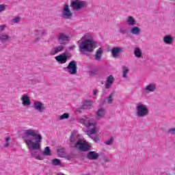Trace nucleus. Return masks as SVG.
<instances>
[{"label":"nucleus","instance_id":"nucleus-1","mask_svg":"<svg viewBox=\"0 0 175 175\" xmlns=\"http://www.w3.org/2000/svg\"><path fill=\"white\" fill-rule=\"evenodd\" d=\"M22 139L24 140L31 157L36 158L38 161H43L44 157L40 156V142L43 139L42 135L39 134V131L33 129H26L24 131Z\"/></svg>","mask_w":175,"mask_h":175},{"label":"nucleus","instance_id":"nucleus-2","mask_svg":"<svg viewBox=\"0 0 175 175\" xmlns=\"http://www.w3.org/2000/svg\"><path fill=\"white\" fill-rule=\"evenodd\" d=\"M79 51L82 54L87 53H94V50L98 47V43L94 40V38H88L83 40L79 44Z\"/></svg>","mask_w":175,"mask_h":175},{"label":"nucleus","instance_id":"nucleus-3","mask_svg":"<svg viewBox=\"0 0 175 175\" xmlns=\"http://www.w3.org/2000/svg\"><path fill=\"white\" fill-rule=\"evenodd\" d=\"M79 122L83 124L89 131L96 128V122H94V119H90L87 116L79 118Z\"/></svg>","mask_w":175,"mask_h":175},{"label":"nucleus","instance_id":"nucleus-4","mask_svg":"<svg viewBox=\"0 0 175 175\" xmlns=\"http://www.w3.org/2000/svg\"><path fill=\"white\" fill-rule=\"evenodd\" d=\"M72 148H75V150H79V151H82L85 152L87 151H90L91 150V146L87 144V142H84L83 139H80L74 146Z\"/></svg>","mask_w":175,"mask_h":175},{"label":"nucleus","instance_id":"nucleus-5","mask_svg":"<svg viewBox=\"0 0 175 175\" xmlns=\"http://www.w3.org/2000/svg\"><path fill=\"white\" fill-rule=\"evenodd\" d=\"M136 111L137 116L139 118L146 117V116H148V113H150V110L147 106L142 104H137Z\"/></svg>","mask_w":175,"mask_h":175},{"label":"nucleus","instance_id":"nucleus-6","mask_svg":"<svg viewBox=\"0 0 175 175\" xmlns=\"http://www.w3.org/2000/svg\"><path fill=\"white\" fill-rule=\"evenodd\" d=\"M87 5V1H80V0H72L70 3V8L73 9V10H81V9H84L85 5Z\"/></svg>","mask_w":175,"mask_h":175},{"label":"nucleus","instance_id":"nucleus-7","mask_svg":"<svg viewBox=\"0 0 175 175\" xmlns=\"http://www.w3.org/2000/svg\"><path fill=\"white\" fill-rule=\"evenodd\" d=\"M62 17L67 20H70L73 17V13L70 11L69 5L65 4L62 10Z\"/></svg>","mask_w":175,"mask_h":175},{"label":"nucleus","instance_id":"nucleus-8","mask_svg":"<svg viewBox=\"0 0 175 175\" xmlns=\"http://www.w3.org/2000/svg\"><path fill=\"white\" fill-rule=\"evenodd\" d=\"M57 40L62 46H66L70 40V37L64 33H59L57 35Z\"/></svg>","mask_w":175,"mask_h":175},{"label":"nucleus","instance_id":"nucleus-9","mask_svg":"<svg viewBox=\"0 0 175 175\" xmlns=\"http://www.w3.org/2000/svg\"><path fill=\"white\" fill-rule=\"evenodd\" d=\"M66 69L70 75H76L77 73V62L75 60L70 61Z\"/></svg>","mask_w":175,"mask_h":175},{"label":"nucleus","instance_id":"nucleus-10","mask_svg":"<svg viewBox=\"0 0 175 175\" xmlns=\"http://www.w3.org/2000/svg\"><path fill=\"white\" fill-rule=\"evenodd\" d=\"M113 58H119L121 53H124V48L115 46L111 49Z\"/></svg>","mask_w":175,"mask_h":175},{"label":"nucleus","instance_id":"nucleus-11","mask_svg":"<svg viewBox=\"0 0 175 175\" xmlns=\"http://www.w3.org/2000/svg\"><path fill=\"white\" fill-rule=\"evenodd\" d=\"M94 133H96V128L91 129L90 130L87 131L88 136H89V137L92 139V140H94V143H98V142L100 141L99 137L94 135Z\"/></svg>","mask_w":175,"mask_h":175},{"label":"nucleus","instance_id":"nucleus-12","mask_svg":"<svg viewBox=\"0 0 175 175\" xmlns=\"http://www.w3.org/2000/svg\"><path fill=\"white\" fill-rule=\"evenodd\" d=\"M36 110L39 111V113H43L46 110V107L44 104L40 101H36L33 103V107Z\"/></svg>","mask_w":175,"mask_h":175},{"label":"nucleus","instance_id":"nucleus-13","mask_svg":"<svg viewBox=\"0 0 175 175\" xmlns=\"http://www.w3.org/2000/svg\"><path fill=\"white\" fill-rule=\"evenodd\" d=\"M80 140V138L77 137V135L73 133H71L70 136V147H72L73 148L75 147V144L77 143Z\"/></svg>","mask_w":175,"mask_h":175},{"label":"nucleus","instance_id":"nucleus-14","mask_svg":"<svg viewBox=\"0 0 175 175\" xmlns=\"http://www.w3.org/2000/svg\"><path fill=\"white\" fill-rule=\"evenodd\" d=\"M86 158L90 161H96L99 158V154L95 151H90L87 154Z\"/></svg>","mask_w":175,"mask_h":175},{"label":"nucleus","instance_id":"nucleus-15","mask_svg":"<svg viewBox=\"0 0 175 175\" xmlns=\"http://www.w3.org/2000/svg\"><path fill=\"white\" fill-rule=\"evenodd\" d=\"M55 59H56L57 62L59 64H66V53H62L55 57Z\"/></svg>","mask_w":175,"mask_h":175},{"label":"nucleus","instance_id":"nucleus-16","mask_svg":"<svg viewBox=\"0 0 175 175\" xmlns=\"http://www.w3.org/2000/svg\"><path fill=\"white\" fill-rule=\"evenodd\" d=\"M114 83V77L113 75H109L107 78V81L105 82V88L107 90H109V88H111V85H113V83Z\"/></svg>","mask_w":175,"mask_h":175},{"label":"nucleus","instance_id":"nucleus-17","mask_svg":"<svg viewBox=\"0 0 175 175\" xmlns=\"http://www.w3.org/2000/svg\"><path fill=\"white\" fill-rule=\"evenodd\" d=\"M64 50H65V46L64 45L61 44L60 46H57L53 48V49L51 50L50 54L51 55H55V54H58V53L60 51H64Z\"/></svg>","mask_w":175,"mask_h":175},{"label":"nucleus","instance_id":"nucleus-18","mask_svg":"<svg viewBox=\"0 0 175 175\" xmlns=\"http://www.w3.org/2000/svg\"><path fill=\"white\" fill-rule=\"evenodd\" d=\"M21 100L23 106H31V98L28 95L24 94L21 98Z\"/></svg>","mask_w":175,"mask_h":175},{"label":"nucleus","instance_id":"nucleus-19","mask_svg":"<svg viewBox=\"0 0 175 175\" xmlns=\"http://www.w3.org/2000/svg\"><path fill=\"white\" fill-rule=\"evenodd\" d=\"M103 49L99 48L96 51V54L94 55V58H95L96 61H98V62L102 61V55H103Z\"/></svg>","mask_w":175,"mask_h":175},{"label":"nucleus","instance_id":"nucleus-20","mask_svg":"<svg viewBox=\"0 0 175 175\" xmlns=\"http://www.w3.org/2000/svg\"><path fill=\"white\" fill-rule=\"evenodd\" d=\"M82 106L85 110H90L92 108V100H85L82 103Z\"/></svg>","mask_w":175,"mask_h":175},{"label":"nucleus","instance_id":"nucleus-21","mask_svg":"<svg viewBox=\"0 0 175 175\" xmlns=\"http://www.w3.org/2000/svg\"><path fill=\"white\" fill-rule=\"evenodd\" d=\"M105 111L103 108H100L96 113V118L97 120H100L105 117Z\"/></svg>","mask_w":175,"mask_h":175},{"label":"nucleus","instance_id":"nucleus-22","mask_svg":"<svg viewBox=\"0 0 175 175\" xmlns=\"http://www.w3.org/2000/svg\"><path fill=\"white\" fill-rule=\"evenodd\" d=\"M163 42L165 44H172L174 42V38L172 37L170 35H167L163 38Z\"/></svg>","mask_w":175,"mask_h":175},{"label":"nucleus","instance_id":"nucleus-23","mask_svg":"<svg viewBox=\"0 0 175 175\" xmlns=\"http://www.w3.org/2000/svg\"><path fill=\"white\" fill-rule=\"evenodd\" d=\"M126 24L129 27H133V25H136V21L133 16H129L126 19Z\"/></svg>","mask_w":175,"mask_h":175},{"label":"nucleus","instance_id":"nucleus-24","mask_svg":"<svg viewBox=\"0 0 175 175\" xmlns=\"http://www.w3.org/2000/svg\"><path fill=\"white\" fill-rule=\"evenodd\" d=\"M42 155L44 157H51V155H53V153H51V149H50L49 146L44 148L43 152H42Z\"/></svg>","mask_w":175,"mask_h":175},{"label":"nucleus","instance_id":"nucleus-25","mask_svg":"<svg viewBox=\"0 0 175 175\" xmlns=\"http://www.w3.org/2000/svg\"><path fill=\"white\" fill-rule=\"evenodd\" d=\"M116 96V90H112L111 94L107 98L108 105H111L113 103V97Z\"/></svg>","mask_w":175,"mask_h":175},{"label":"nucleus","instance_id":"nucleus-26","mask_svg":"<svg viewBox=\"0 0 175 175\" xmlns=\"http://www.w3.org/2000/svg\"><path fill=\"white\" fill-rule=\"evenodd\" d=\"M156 90L157 85L155 84H149L145 88V91H147L148 92H154Z\"/></svg>","mask_w":175,"mask_h":175},{"label":"nucleus","instance_id":"nucleus-27","mask_svg":"<svg viewBox=\"0 0 175 175\" xmlns=\"http://www.w3.org/2000/svg\"><path fill=\"white\" fill-rule=\"evenodd\" d=\"M130 32L133 35H140V28L138 27H131Z\"/></svg>","mask_w":175,"mask_h":175},{"label":"nucleus","instance_id":"nucleus-28","mask_svg":"<svg viewBox=\"0 0 175 175\" xmlns=\"http://www.w3.org/2000/svg\"><path fill=\"white\" fill-rule=\"evenodd\" d=\"M134 55L137 58H140L143 55V53H142V50L139 47H136L134 50Z\"/></svg>","mask_w":175,"mask_h":175},{"label":"nucleus","instance_id":"nucleus-29","mask_svg":"<svg viewBox=\"0 0 175 175\" xmlns=\"http://www.w3.org/2000/svg\"><path fill=\"white\" fill-rule=\"evenodd\" d=\"M0 40L1 43H6L9 40V36L6 34H0Z\"/></svg>","mask_w":175,"mask_h":175},{"label":"nucleus","instance_id":"nucleus-30","mask_svg":"<svg viewBox=\"0 0 175 175\" xmlns=\"http://www.w3.org/2000/svg\"><path fill=\"white\" fill-rule=\"evenodd\" d=\"M123 68V75H122V77L124 79H126V77H128V76L126 75H128V73H129V69H128V68L125 67V66H124L122 67Z\"/></svg>","mask_w":175,"mask_h":175},{"label":"nucleus","instance_id":"nucleus-31","mask_svg":"<svg viewBox=\"0 0 175 175\" xmlns=\"http://www.w3.org/2000/svg\"><path fill=\"white\" fill-rule=\"evenodd\" d=\"M52 165H53V166H58L61 165V160L59 159H53L52 160Z\"/></svg>","mask_w":175,"mask_h":175},{"label":"nucleus","instance_id":"nucleus-32","mask_svg":"<svg viewBox=\"0 0 175 175\" xmlns=\"http://www.w3.org/2000/svg\"><path fill=\"white\" fill-rule=\"evenodd\" d=\"M57 153L59 154V157L61 158H65V152L64 151V148L57 149Z\"/></svg>","mask_w":175,"mask_h":175},{"label":"nucleus","instance_id":"nucleus-33","mask_svg":"<svg viewBox=\"0 0 175 175\" xmlns=\"http://www.w3.org/2000/svg\"><path fill=\"white\" fill-rule=\"evenodd\" d=\"M119 32L122 33V35H128L129 33V30L126 29L120 28Z\"/></svg>","mask_w":175,"mask_h":175},{"label":"nucleus","instance_id":"nucleus-34","mask_svg":"<svg viewBox=\"0 0 175 175\" xmlns=\"http://www.w3.org/2000/svg\"><path fill=\"white\" fill-rule=\"evenodd\" d=\"M98 75V70L96 68L92 69L89 72V76H96Z\"/></svg>","mask_w":175,"mask_h":175},{"label":"nucleus","instance_id":"nucleus-35","mask_svg":"<svg viewBox=\"0 0 175 175\" xmlns=\"http://www.w3.org/2000/svg\"><path fill=\"white\" fill-rule=\"evenodd\" d=\"M10 140H12V138H10V137H7L5 138V144L4 145V147L8 148L10 146Z\"/></svg>","mask_w":175,"mask_h":175},{"label":"nucleus","instance_id":"nucleus-36","mask_svg":"<svg viewBox=\"0 0 175 175\" xmlns=\"http://www.w3.org/2000/svg\"><path fill=\"white\" fill-rule=\"evenodd\" d=\"M69 118V113H65L63 115L59 116V120H68Z\"/></svg>","mask_w":175,"mask_h":175},{"label":"nucleus","instance_id":"nucleus-37","mask_svg":"<svg viewBox=\"0 0 175 175\" xmlns=\"http://www.w3.org/2000/svg\"><path fill=\"white\" fill-rule=\"evenodd\" d=\"M114 142V137H110V138L105 142V144H107V146H111V143H113Z\"/></svg>","mask_w":175,"mask_h":175},{"label":"nucleus","instance_id":"nucleus-38","mask_svg":"<svg viewBox=\"0 0 175 175\" xmlns=\"http://www.w3.org/2000/svg\"><path fill=\"white\" fill-rule=\"evenodd\" d=\"M36 36H39L40 33H41V36H43V35H46V30H43L42 31L41 30H36Z\"/></svg>","mask_w":175,"mask_h":175},{"label":"nucleus","instance_id":"nucleus-39","mask_svg":"<svg viewBox=\"0 0 175 175\" xmlns=\"http://www.w3.org/2000/svg\"><path fill=\"white\" fill-rule=\"evenodd\" d=\"M64 54H66V61H68V59H70V58L72 57V56L70 55V53H68V51H66L64 52Z\"/></svg>","mask_w":175,"mask_h":175},{"label":"nucleus","instance_id":"nucleus-40","mask_svg":"<svg viewBox=\"0 0 175 175\" xmlns=\"http://www.w3.org/2000/svg\"><path fill=\"white\" fill-rule=\"evenodd\" d=\"M167 133H170V135H175V128H172L167 130Z\"/></svg>","mask_w":175,"mask_h":175},{"label":"nucleus","instance_id":"nucleus-41","mask_svg":"<svg viewBox=\"0 0 175 175\" xmlns=\"http://www.w3.org/2000/svg\"><path fill=\"white\" fill-rule=\"evenodd\" d=\"M85 109H84V107H83V105H81L79 108H77L76 111H77V113H81L82 111H84Z\"/></svg>","mask_w":175,"mask_h":175},{"label":"nucleus","instance_id":"nucleus-42","mask_svg":"<svg viewBox=\"0 0 175 175\" xmlns=\"http://www.w3.org/2000/svg\"><path fill=\"white\" fill-rule=\"evenodd\" d=\"M6 9V5L3 4L0 5V13H2V12L5 11Z\"/></svg>","mask_w":175,"mask_h":175},{"label":"nucleus","instance_id":"nucleus-43","mask_svg":"<svg viewBox=\"0 0 175 175\" xmlns=\"http://www.w3.org/2000/svg\"><path fill=\"white\" fill-rule=\"evenodd\" d=\"M20 20H21V18L20 17H16L13 19L14 24H17V23H20Z\"/></svg>","mask_w":175,"mask_h":175},{"label":"nucleus","instance_id":"nucleus-44","mask_svg":"<svg viewBox=\"0 0 175 175\" xmlns=\"http://www.w3.org/2000/svg\"><path fill=\"white\" fill-rule=\"evenodd\" d=\"M5 28H6V25H0V32L3 31Z\"/></svg>","mask_w":175,"mask_h":175},{"label":"nucleus","instance_id":"nucleus-45","mask_svg":"<svg viewBox=\"0 0 175 175\" xmlns=\"http://www.w3.org/2000/svg\"><path fill=\"white\" fill-rule=\"evenodd\" d=\"M75 48H76L75 45H72V46L68 47L69 50H70V51L75 50Z\"/></svg>","mask_w":175,"mask_h":175},{"label":"nucleus","instance_id":"nucleus-46","mask_svg":"<svg viewBox=\"0 0 175 175\" xmlns=\"http://www.w3.org/2000/svg\"><path fill=\"white\" fill-rule=\"evenodd\" d=\"M30 81H31V84H36V80H35V79H30Z\"/></svg>","mask_w":175,"mask_h":175},{"label":"nucleus","instance_id":"nucleus-47","mask_svg":"<svg viewBox=\"0 0 175 175\" xmlns=\"http://www.w3.org/2000/svg\"><path fill=\"white\" fill-rule=\"evenodd\" d=\"M103 160H104L105 162H109L110 161V159H109L107 157H104Z\"/></svg>","mask_w":175,"mask_h":175},{"label":"nucleus","instance_id":"nucleus-48","mask_svg":"<svg viewBox=\"0 0 175 175\" xmlns=\"http://www.w3.org/2000/svg\"><path fill=\"white\" fill-rule=\"evenodd\" d=\"M98 94V90H93V95H96Z\"/></svg>","mask_w":175,"mask_h":175},{"label":"nucleus","instance_id":"nucleus-49","mask_svg":"<svg viewBox=\"0 0 175 175\" xmlns=\"http://www.w3.org/2000/svg\"><path fill=\"white\" fill-rule=\"evenodd\" d=\"M64 158H66V159H68V161H69V159H70V156L69 155L64 156Z\"/></svg>","mask_w":175,"mask_h":175},{"label":"nucleus","instance_id":"nucleus-50","mask_svg":"<svg viewBox=\"0 0 175 175\" xmlns=\"http://www.w3.org/2000/svg\"><path fill=\"white\" fill-rule=\"evenodd\" d=\"M36 42H38V40H40V37H37L36 38Z\"/></svg>","mask_w":175,"mask_h":175},{"label":"nucleus","instance_id":"nucleus-51","mask_svg":"<svg viewBox=\"0 0 175 175\" xmlns=\"http://www.w3.org/2000/svg\"><path fill=\"white\" fill-rule=\"evenodd\" d=\"M103 94L104 95H106L107 93L105 91H103Z\"/></svg>","mask_w":175,"mask_h":175},{"label":"nucleus","instance_id":"nucleus-52","mask_svg":"<svg viewBox=\"0 0 175 175\" xmlns=\"http://www.w3.org/2000/svg\"><path fill=\"white\" fill-rule=\"evenodd\" d=\"M37 82L40 83V81H38Z\"/></svg>","mask_w":175,"mask_h":175}]
</instances>
